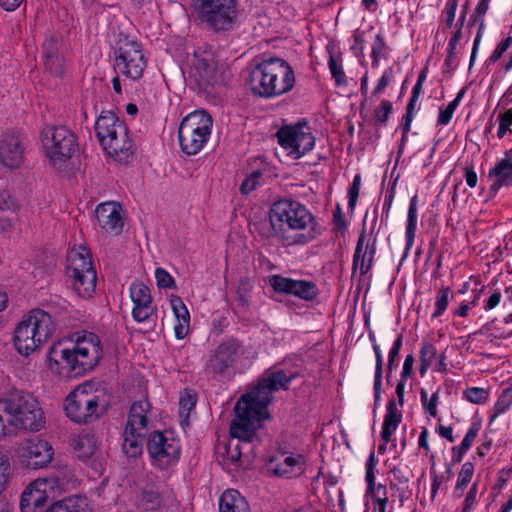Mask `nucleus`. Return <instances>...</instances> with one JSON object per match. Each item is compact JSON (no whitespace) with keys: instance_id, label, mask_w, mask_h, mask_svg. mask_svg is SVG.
Returning a JSON list of instances; mask_svg holds the SVG:
<instances>
[{"instance_id":"obj_1","label":"nucleus","mask_w":512,"mask_h":512,"mask_svg":"<svg viewBox=\"0 0 512 512\" xmlns=\"http://www.w3.org/2000/svg\"><path fill=\"white\" fill-rule=\"evenodd\" d=\"M299 375L298 366L284 361L267 370L258 384L238 399L234 408L236 415L230 424L231 439L218 447V455L227 470L240 466L241 443H251L262 421L269 419L267 407L273 401V393L287 390Z\"/></svg>"},{"instance_id":"obj_2","label":"nucleus","mask_w":512,"mask_h":512,"mask_svg":"<svg viewBox=\"0 0 512 512\" xmlns=\"http://www.w3.org/2000/svg\"><path fill=\"white\" fill-rule=\"evenodd\" d=\"M102 357L99 337L91 332L77 336L71 348L53 345L48 352V367L61 377H77L92 370Z\"/></svg>"},{"instance_id":"obj_3","label":"nucleus","mask_w":512,"mask_h":512,"mask_svg":"<svg viewBox=\"0 0 512 512\" xmlns=\"http://www.w3.org/2000/svg\"><path fill=\"white\" fill-rule=\"evenodd\" d=\"M249 84L255 95L270 99L291 91L295 85V75L287 61L268 58L252 69Z\"/></svg>"},{"instance_id":"obj_4","label":"nucleus","mask_w":512,"mask_h":512,"mask_svg":"<svg viewBox=\"0 0 512 512\" xmlns=\"http://www.w3.org/2000/svg\"><path fill=\"white\" fill-rule=\"evenodd\" d=\"M95 132L103 150L115 161L128 163L135 148L126 124L112 111H103L95 122Z\"/></svg>"},{"instance_id":"obj_5","label":"nucleus","mask_w":512,"mask_h":512,"mask_svg":"<svg viewBox=\"0 0 512 512\" xmlns=\"http://www.w3.org/2000/svg\"><path fill=\"white\" fill-rule=\"evenodd\" d=\"M54 330L51 315L44 310L33 309L17 325L14 346L19 354L29 356L51 337Z\"/></svg>"},{"instance_id":"obj_6","label":"nucleus","mask_w":512,"mask_h":512,"mask_svg":"<svg viewBox=\"0 0 512 512\" xmlns=\"http://www.w3.org/2000/svg\"><path fill=\"white\" fill-rule=\"evenodd\" d=\"M0 408L4 420L15 428L39 431L44 426L43 410L38 401L29 394L16 392L0 398Z\"/></svg>"},{"instance_id":"obj_7","label":"nucleus","mask_w":512,"mask_h":512,"mask_svg":"<svg viewBox=\"0 0 512 512\" xmlns=\"http://www.w3.org/2000/svg\"><path fill=\"white\" fill-rule=\"evenodd\" d=\"M107 406V399L102 390H97L91 382L77 386L65 400L67 416L77 423L96 420Z\"/></svg>"},{"instance_id":"obj_8","label":"nucleus","mask_w":512,"mask_h":512,"mask_svg":"<svg viewBox=\"0 0 512 512\" xmlns=\"http://www.w3.org/2000/svg\"><path fill=\"white\" fill-rule=\"evenodd\" d=\"M188 80L200 92L213 93L216 87L224 86L230 80V73L224 64H219L208 51H196L190 63Z\"/></svg>"},{"instance_id":"obj_9","label":"nucleus","mask_w":512,"mask_h":512,"mask_svg":"<svg viewBox=\"0 0 512 512\" xmlns=\"http://www.w3.org/2000/svg\"><path fill=\"white\" fill-rule=\"evenodd\" d=\"M213 119L205 110H195L186 115L178 128L181 151L192 156L199 153L212 133Z\"/></svg>"},{"instance_id":"obj_10","label":"nucleus","mask_w":512,"mask_h":512,"mask_svg":"<svg viewBox=\"0 0 512 512\" xmlns=\"http://www.w3.org/2000/svg\"><path fill=\"white\" fill-rule=\"evenodd\" d=\"M272 233L275 237H284L287 229L304 230L313 224V216L308 209L298 201L281 199L275 202L269 213Z\"/></svg>"},{"instance_id":"obj_11","label":"nucleus","mask_w":512,"mask_h":512,"mask_svg":"<svg viewBox=\"0 0 512 512\" xmlns=\"http://www.w3.org/2000/svg\"><path fill=\"white\" fill-rule=\"evenodd\" d=\"M198 20L210 29L230 30L237 21V0H192Z\"/></svg>"},{"instance_id":"obj_12","label":"nucleus","mask_w":512,"mask_h":512,"mask_svg":"<svg viewBox=\"0 0 512 512\" xmlns=\"http://www.w3.org/2000/svg\"><path fill=\"white\" fill-rule=\"evenodd\" d=\"M67 275L73 291L81 298H89L95 291L97 275L85 247L73 248L67 254Z\"/></svg>"},{"instance_id":"obj_13","label":"nucleus","mask_w":512,"mask_h":512,"mask_svg":"<svg viewBox=\"0 0 512 512\" xmlns=\"http://www.w3.org/2000/svg\"><path fill=\"white\" fill-rule=\"evenodd\" d=\"M147 66L142 45L136 40L121 35L114 49V69L126 78L139 79Z\"/></svg>"},{"instance_id":"obj_14","label":"nucleus","mask_w":512,"mask_h":512,"mask_svg":"<svg viewBox=\"0 0 512 512\" xmlns=\"http://www.w3.org/2000/svg\"><path fill=\"white\" fill-rule=\"evenodd\" d=\"M42 142L45 153L54 166L65 163L79 151L77 136L63 126L43 129Z\"/></svg>"},{"instance_id":"obj_15","label":"nucleus","mask_w":512,"mask_h":512,"mask_svg":"<svg viewBox=\"0 0 512 512\" xmlns=\"http://www.w3.org/2000/svg\"><path fill=\"white\" fill-rule=\"evenodd\" d=\"M66 483L65 478L59 476L36 479L22 493L21 512H42L47 500L64 490Z\"/></svg>"},{"instance_id":"obj_16","label":"nucleus","mask_w":512,"mask_h":512,"mask_svg":"<svg viewBox=\"0 0 512 512\" xmlns=\"http://www.w3.org/2000/svg\"><path fill=\"white\" fill-rule=\"evenodd\" d=\"M147 452L152 465L165 470L174 466L180 458L181 444L171 432H153L147 442Z\"/></svg>"},{"instance_id":"obj_17","label":"nucleus","mask_w":512,"mask_h":512,"mask_svg":"<svg viewBox=\"0 0 512 512\" xmlns=\"http://www.w3.org/2000/svg\"><path fill=\"white\" fill-rule=\"evenodd\" d=\"M244 353V346L236 339L223 341L210 353L204 371L212 376L223 375L241 359Z\"/></svg>"},{"instance_id":"obj_18","label":"nucleus","mask_w":512,"mask_h":512,"mask_svg":"<svg viewBox=\"0 0 512 512\" xmlns=\"http://www.w3.org/2000/svg\"><path fill=\"white\" fill-rule=\"evenodd\" d=\"M277 138L279 144L294 158H300L315 144V138L307 124L283 127L277 132Z\"/></svg>"},{"instance_id":"obj_19","label":"nucleus","mask_w":512,"mask_h":512,"mask_svg":"<svg viewBox=\"0 0 512 512\" xmlns=\"http://www.w3.org/2000/svg\"><path fill=\"white\" fill-rule=\"evenodd\" d=\"M132 301V317L137 323H155L157 309L153 305V297L148 286L140 281H134L129 288Z\"/></svg>"},{"instance_id":"obj_20","label":"nucleus","mask_w":512,"mask_h":512,"mask_svg":"<svg viewBox=\"0 0 512 512\" xmlns=\"http://www.w3.org/2000/svg\"><path fill=\"white\" fill-rule=\"evenodd\" d=\"M25 145L17 131L0 134V164L8 169L18 168L24 160Z\"/></svg>"},{"instance_id":"obj_21","label":"nucleus","mask_w":512,"mask_h":512,"mask_svg":"<svg viewBox=\"0 0 512 512\" xmlns=\"http://www.w3.org/2000/svg\"><path fill=\"white\" fill-rule=\"evenodd\" d=\"M268 470L280 477H297L305 470V457L301 454L277 452L270 458Z\"/></svg>"},{"instance_id":"obj_22","label":"nucleus","mask_w":512,"mask_h":512,"mask_svg":"<svg viewBox=\"0 0 512 512\" xmlns=\"http://www.w3.org/2000/svg\"><path fill=\"white\" fill-rule=\"evenodd\" d=\"M54 451L51 444L38 437L30 439L22 448L21 457L27 466L42 468L48 465L53 459Z\"/></svg>"},{"instance_id":"obj_23","label":"nucleus","mask_w":512,"mask_h":512,"mask_svg":"<svg viewBox=\"0 0 512 512\" xmlns=\"http://www.w3.org/2000/svg\"><path fill=\"white\" fill-rule=\"evenodd\" d=\"M96 218L106 234L118 235L121 233L124 221L123 210L116 202L101 203L96 208Z\"/></svg>"},{"instance_id":"obj_24","label":"nucleus","mask_w":512,"mask_h":512,"mask_svg":"<svg viewBox=\"0 0 512 512\" xmlns=\"http://www.w3.org/2000/svg\"><path fill=\"white\" fill-rule=\"evenodd\" d=\"M270 285L276 292L295 295L304 300H312L317 296L315 284L305 280H293L279 275H273Z\"/></svg>"},{"instance_id":"obj_25","label":"nucleus","mask_w":512,"mask_h":512,"mask_svg":"<svg viewBox=\"0 0 512 512\" xmlns=\"http://www.w3.org/2000/svg\"><path fill=\"white\" fill-rule=\"evenodd\" d=\"M73 446L77 455L87 462L96 472L102 469V455L93 435L85 434L73 439Z\"/></svg>"},{"instance_id":"obj_26","label":"nucleus","mask_w":512,"mask_h":512,"mask_svg":"<svg viewBox=\"0 0 512 512\" xmlns=\"http://www.w3.org/2000/svg\"><path fill=\"white\" fill-rule=\"evenodd\" d=\"M151 418V405L147 399L135 401L130 408L126 429L147 434Z\"/></svg>"},{"instance_id":"obj_27","label":"nucleus","mask_w":512,"mask_h":512,"mask_svg":"<svg viewBox=\"0 0 512 512\" xmlns=\"http://www.w3.org/2000/svg\"><path fill=\"white\" fill-rule=\"evenodd\" d=\"M488 177L493 180L490 192H496L502 186L512 185V149L505 152L504 157L489 171Z\"/></svg>"},{"instance_id":"obj_28","label":"nucleus","mask_w":512,"mask_h":512,"mask_svg":"<svg viewBox=\"0 0 512 512\" xmlns=\"http://www.w3.org/2000/svg\"><path fill=\"white\" fill-rule=\"evenodd\" d=\"M170 305L176 318L174 324L175 337L179 340L184 339L190 329V313L182 299L178 296L170 298Z\"/></svg>"},{"instance_id":"obj_29","label":"nucleus","mask_w":512,"mask_h":512,"mask_svg":"<svg viewBox=\"0 0 512 512\" xmlns=\"http://www.w3.org/2000/svg\"><path fill=\"white\" fill-rule=\"evenodd\" d=\"M218 505L219 512H251L248 501L235 489L224 491Z\"/></svg>"},{"instance_id":"obj_30","label":"nucleus","mask_w":512,"mask_h":512,"mask_svg":"<svg viewBox=\"0 0 512 512\" xmlns=\"http://www.w3.org/2000/svg\"><path fill=\"white\" fill-rule=\"evenodd\" d=\"M401 421L402 413L397 409L395 401H389L381 431V440L384 444H388L391 441V437Z\"/></svg>"},{"instance_id":"obj_31","label":"nucleus","mask_w":512,"mask_h":512,"mask_svg":"<svg viewBox=\"0 0 512 512\" xmlns=\"http://www.w3.org/2000/svg\"><path fill=\"white\" fill-rule=\"evenodd\" d=\"M146 434L124 428L122 452L127 458H137L143 452Z\"/></svg>"},{"instance_id":"obj_32","label":"nucleus","mask_w":512,"mask_h":512,"mask_svg":"<svg viewBox=\"0 0 512 512\" xmlns=\"http://www.w3.org/2000/svg\"><path fill=\"white\" fill-rule=\"evenodd\" d=\"M44 60L46 68L55 75L63 72V58L58 53L57 42L53 39H47L43 44Z\"/></svg>"},{"instance_id":"obj_33","label":"nucleus","mask_w":512,"mask_h":512,"mask_svg":"<svg viewBox=\"0 0 512 512\" xmlns=\"http://www.w3.org/2000/svg\"><path fill=\"white\" fill-rule=\"evenodd\" d=\"M46 512H87V502L82 497L69 496L54 502Z\"/></svg>"},{"instance_id":"obj_34","label":"nucleus","mask_w":512,"mask_h":512,"mask_svg":"<svg viewBox=\"0 0 512 512\" xmlns=\"http://www.w3.org/2000/svg\"><path fill=\"white\" fill-rule=\"evenodd\" d=\"M488 6H489L488 3L480 1L475 9V12H474L471 22H470L471 25L479 22V29H478V33L474 39L473 48H472L471 57H470L469 68L472 67L475 57H476L478 46H479V43L481 40V31L484 26V16L488 10Z\"/></svg>"},{"instance_id":"obj_35","label":"nucleus","mask_w":512,"mask_h":512,"mask_svg":"<svg viewBox=\"0 0 512 512\" xmlns=\"http://www.w3.org/2000/svg\"><path fill=\"white\" fill-rule=\"evenodd\" d=\"M417 226V196H413L410 200L408 209V219L406 226L407 249H409L414 241L415 230Z\"/></svg>"},{"instance_id":"obj_36","label":"nucleus","mask_w":512,"mask_h":512,"mask_svg":"<svg viewBox=\"0 0 512 512\" xmlns=\"http://www.w3.org/2000/svg\"><path fill=\"white\" fill-rule=\"evenodd\" d=\"M329 52V68L333 78L335 79V83L337 86L346 85L347 81L345 78V73L343 72L341 60L338 56L333 54L332 48L330 46L327 47Z\"/></svg>"},{"instance_id":"obj_37","label":"nucleus","mask_w":512,"mask_h":512,"mask_svg":"<svg viewBox=\"0 0 512 512\" xmlns=\"http://www.w3.org/2000/svg\"><path fill=\"white\" fill-rule=\"evenodd\" d=\"M324 497L329 507L335 508L336 505H338L339 511L334 512H342L344 510V499L342 491L335 487L334 482H331L329 487L325 489Z\"/></svg>"},{"instance_id":"obj_38","label":"nucleus","mask_w":512,"mask_h":512,"mask_svg":"<svg viewBox=\"0 0 512 512\" xmlns=\"http://www.w3.org/2000/svg\"><path fill=\"white\" fill-rule=\"evenodd\" d=\"M474 473V466L471 462H466L462 465V468L458 474L457 483L455 486V493L460 497L464 491V488L471 481Z\"/></svg>"},{"instance_id":"obj_39","label":"nucleus","mask_w":512,"mask_h":512,"mask_svg":"<svg viewBox=\"0 0 512 512\" xmlns=\"http://www.w3.org/2000/svg\"><path fill=\"white\" fill-rule=\"evenodd\" d=\"M436 357V349L430 343H424L420 349V374L424 375L428 368L432 365Z\"/></svg>"},{"instance_id":"obj_40","label":"nucleus","mask_w":512,"mask_h":512,"mask_svg":"<svg viewBox=\"0 0 512 512\" xmlns=\"http://www.w3.org/2000/svg\"><path fill=\"white\" fill-rule=\"evenodd\" d=\"M373 349L376 356V371H375V380H374V392H375V400L378 401L380 399V387H381V379H382V354L379 346L377 344L373 345Z\"/></svg>"},{"instance_id":"obj_41","label":"nucleus","mask_w":512,"mask_h":512,"mask_svg":"<svg viewBox=\"0 0 512 512\" xmlns=\"http://www.w3.org/2000/svg\"><path fill=\"white\" fill-rule=\"evenodd\" d=\"M451 296V290L449 287L441 289L436 297L435 312L433 317H439L447 308Z\"/></svg>"},{"instance_id":"obj_42","label":"nucleus","mask_w":512,"mask_h":512,"mask_svg":"<svg viewBox=\"0 0 512 512\" xmlns=\"http://www.w3.org/2000/svg\"><path fill=\"white\" fill-rule=\"evenodd\" d=\"M512 405V386L503 390L497 403L495 404V413L492 418L503 413Z\"/></svg>"},{"instance_id":"obj_43","label":"nucleus","mask_w":512,"mask_h":512,"mask_svg":"<svg viewBox=\"0 0 512 512\" xmlns=\"http://www.w3.org/2000/svg\"><path fill=\"white\" fill-rule=\"evenodd\" d=\"M155 279L160 289L176 288L175 280L170 273L163 268H157L155 270Z\"/></svg>"},{"instance_id":"obj_44","label":"nucleus","mask_w":512,"mask_h":512,"mask_svg":"<svg viewBox=\"0 0 512 512\" xmlns=\"http://www.w3.org/2000/svg\"><path fill=\"white\" fill-rule=\"evenodd\" d=\"M464 395L471 403L481 404L487 400L488 391L484 388L471 387L465 390Z\"/></svg>"},{"instance_id":"obj_45","label":"nucleus","mask_w":512,"mask_h":512,"mask_svg":"<svg viewBox=\"0 0 512 512\" xmlns=\"http://www.w3.org/2000/svg\"><path fill=\"white\" fill-rule=\"evenodd\" d=\"M261 173L259 171H255L250 174L244 181L241 183L240 191L242 194H249L254 191L260 184Z\"/></svg>"},{"instance_id":"obj_46","label":"nucleus","mask_w":512,"mask_h":512,"mask_svg":"<svg viewBox=\"0 0 512 512\" xmlns=\"http://www.w3.org/2000/svg\"><path fill=\"white\" fill-rule=\"evenodd\" d=\"M161 504L159 493L153 491H145L142 496V505L146 510H154Z\"/></svg>"},{"instance_id":"obj_47","label":"nucleus","mask_w":512,"mask_h":512,"mask_svg":"<svg viewBox=\"0 0 512 512\" xmlns=\"http://www.w3.org/2000/svg\"><path fill=\"white\" fill-rule=\"evenodd\" d=\"M196 400L191 395H183L179 402V415L187 419L190 411L195 407Z\"/></svg>"},{"instance_id":"obj_48","label":"nucleus","mask_w":512,"mask_h":512,"mask_svg":"<svg viewBox=\"0 0 512 512\" xmlns=\"http://www.w3.org/2000/svg\"><path fill=\"white\" fill-rule=\"evenodd\" d=\"M512 125V110H508L503 114L499 115V128L497 136L503 138L507 131H511L510 126Z\"/></svg>"},{"instance_id":"obj_49","label":"nucleus","mask_w":512,"mask_h":512,"mask_svg":"<svg viewBox=\"0 0 512 512\" xmlns=\"http://www.w3.org/2000/svg\"><path fill=\"white\" fill-rule=\"evenodd\" d=\"M376 466V459L373 452L370 453L368 461L366 463V482L368 484V489L372 490L375 484V474L374 469Z\"/></svg>"},{"instance_id":"obj_50","label":"nucleus","mask_w":512,"mask_h":512,"mask_svg":"<svg viewBox=\"0 0 512 512\" xmlns=\"http://www.w3.org/2000/svg\"><path fill=\"white\" fill-rule=\"evenodd\" d=\"M333 222H334V230L336 232V236L337 237H338V235L344 236L347 226H346L343 214H342L339 206L336 207V209L333 213Z\"/></svg>"},{"instance_id":"obj_51","label":"nucleus","mask_w":512,"mask_h":512,"mask_svg":"<svg viewBox=\"0 0 512 512\" xmlns=\"http://www.w3.org/2000/svg\"><path fill=\"white\" fill-rule=\"evenodd\" d=\"M374 253H375L374 247L373 246L370 247L369 245H367L365 248V251L362 255V262H361V267H360L362 274L366 273L371 268Z\"/></svg>"},{"instance_id":"obj_52","label":"nucleus","mask_w":512,"mask_h":512,"mask_svg":"<svg viewBox=\"0 0 512 512\" xmlns=\"http://www.w3.org/2000/svg\"><path fill=\"white\" fill-rule=\"evenodd\" d=\"M9 468L10 463L7 457L0 452V492L4 489L7 482Z\"/></svg>"},{"instance_id":"obj_53","label":"nucleus","mask_w":512,"mask_h":512,"mask_svg":"<svg viewBox=\"0 0 512 512\" xmlns=\"http://www.w3.org/2000/svg\"><path fill=\"white\" fill-rule=\"evenodd\" d=\"M402 339H403L402 335H398L396 340L393 343V346H392L390 352H389L388 364H387V369L389 372L392 370L393 363H394L395 359L397 358V356L399 355V351L402 347Z\"/></svg>"},{"instance_id":"obj_54","label":"nucleus","mask_w":512,"mask_h":512,"mask_svg":"<svg viewBox=\"0 0 512 512\" xmlns=\"http://www.w3.org/2000/svg\"><path fill=\"white\" fill-rule=\"evenodd\" d=\"M392 111V104L388 100L381 102L380 108L376 111V118L379 122L385 123Z\"/></svg>"},{"instance_id":"obj_55","label":"nucleus","mask_w":512,"mask_h":512,"mask_svg":"<svg viewBox=\"0 0 512 512\" xmlns=\"http://www.w3.org/2000/svg\"><path fill=\"white\" fill-rule=\"evenodd\" d=\"M511 42V37H508L505 40L501 41L493 51L492 55L490 56V61L496 62L502 56V54L509 48Z\"/></svg>"},{"instance_id":"obj_56","label":"nucleus","mask_w":512,"mask_h":512,"mask_svg":"<svg viewBox=\"0 0 512 512\" xmlns=\"http://www.w3.org/2000/svg\"><path fill=\"white\" fill-rule=\"evenodd\" d=\"M417 100H418V98L411 97L409 102H408V105H407V108H406V114L404 116V120H405L404 132H408L409 129H410V124H411L412 118H413V111L415 109V105H416Z\"/></svg>"},{"instance_id":"obj_57","label":"nucleus","mask_w":512,"mask_h":512,"mask_svg":"<svg viewBox=\"0 0 512 512\" xmlns=\"http://www.w3.org/2000/svg\"><path fill=\"white\" fill-rule=\"evenodd\" d=\"M480 425L478 423H473L472 426L468 429L464 439L462 440V443L464 444V447L471 446L474 439L477 437V434L479 432Z\"/></svg>"},{"instance_id":"obj_58","label":"nucleus","mask_w":512,"mask_h":512,"mask_svg":"<svg viewBox=\"0 0 512 512\" xmlns=\"http://www.w3.org/2000/svg\"><path fill=\"white\" fill-rule=\"evenodd\" d=\"M477 484L474 483L465 497V504L462 512H469L476 501Z\"/></svg>"},{"instance_id":"obj_59","label":"nucleus","mask_w":512,"mask_h":512,"mask_svg":"<svg viewBox=\"0 0 512 512\" xmlns=\"http://www.w3.org/2000/svg\"><path fill=\"white\" fill-rule=\"evenodd\" d=\"M16 225V220L8 217H0V235L11 233Z\"/></svg>"},{"instance_id":"obj_60","label":"nucleus","mask_w":512,"mask_h":512,"mask_svg":"<svg viewBox=\"0 0 512 512\" xmlns=\"http://www.w3.org/2000/svg\"><path fill=\"white\" fill-rule=\"evenodd\" d=\"M457 5H458V2L457 0H448L447 1V4H446V23L449 27L452 26L453 24V21H454V17H455V12H456V9H457Z\"/></svg>"},{"instance_id":"obj_61","label":"nucleus","mask_w":512,"mask_h":512,"mask_svg":"<svg viewBox=\"0 0 512 512\" xmlns=\"http://www.w3.org/2000/svg\"><path fill=\"white\" fill-rule=\"evenodd\" d=\"M0 209L16 212L19 210V204L14 198L7 196V199H3V201L0 200Z\"/></svg>"},{"instance_id":"obj_62","label":"nucleus","mask_w":512,"mask_h":512,"mask_svg":"<svg viewBox=\"0 0 512 512\" xmlns=\"http://www.w3.org/2000/svg\"><path fill=\"white\" fill-rule=\"evenodd\" d=\"M438 400H439V392L436 391L432 394L427 406H426V411L432 416V417H436L437 416V404H438Z\"/></svg>"},{"instance_id":"obj_63","label":"nucleus","mask_w":512,"mask_h":512,"mask_svg":"<svg viewBox=\"0 0 512 512\" xmlns=\"http://www.w3.org/2000/svg\"><path fill=\"white\" fill-rule=\"evenodd\" d=\"M24 0H0V6L8 12L15 11Z\"/></svg>"},{"instance_id":"obj_64","label":"nucleus","mask_w":512,"mask_h":512,"mask_svg":"<svg viewBox=\"0 0 512 512\" xmlns=\"http://www.w3.org/2000/svg\"><path fill=\"white\" fill-rule=\"evenodd\" d=\"M413 363L414 357L407 355L403 364L402 378H407L412 374Z\"/></svg>"}]
</instances>
